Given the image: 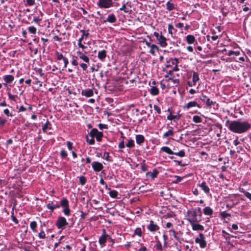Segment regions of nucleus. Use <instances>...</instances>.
Here are the masks:
<instances>
[{"label":"nucleus","mask_w":251,"mask_h":251,"mask_svg":"<svg viewBox=\"0 0 251 251\" xmlns=\"http://www.w3.org/2000/svg\"><path fill=\"white\" fill-rule=\"evenodd\" d=\"M197 186L200 187L206 194L210 193V189L205 181H203L201 183H198Z\"/></svg>","instance_id":"nucleus-15"},{"label":"nucleus","mask_w":251,"mask_h":251,"mask_svg":"<svg viewBox=\"0 0 251 251\" xmlns=\"http://www.w3.org/2000/svg\"><path fill=\"white\" fill-rule=\"evenodd\" d=\"M37 227V224L36 221H32L30 223V227L31 228L32 231L34 233H36L37 232L36 230V228Z\"/></svg>","instance_id":"nucleus-38"},{"label":"nucleus","mask_w":251,"mask_h":251,"mask_svg":"<svg viewBox=\"0 0 251 251\" xmlns=\"http://www.w3.org/2000/svg\"><path fill=\"white\" fill-rule=\"evenodd\" d=\"M150 93L152 96H156L159 94V90L156 86H152L150 90Z\"/></svg>","instance_id":"nucleus-32"},{"label":"nucleus","mask_w":251,"mask_h":251,"mask_svg":"<svg viewBox=\"0 0 251 251\" xmlns=\"http://www.w3.org/2000/svg\"><path fill=\"white\" fill-rule=\"evenodd\" d=\"M121 137L123 138V140L122 141H121L119 143L118 147L120 149H124L125 147V142H124V137L123 136V133H122V137Z\"/></svg>","instance_id":"nucleus-53"},{"label":"nucleus","mask_w":251,"mask_h":251,"mask_svg":"<svg viewBox=\"0 0 251 251\" xmlns=\"http://www.w3.org/2000/svg\"><path fill=\"white\" fill-rule=\"evenodd\" d=\"M108 239H111L110 235L106 234V230L105 229H102V234L100 237L99 239V243L101 246V247H103L105 245L106 241Z\"/></svg>","instance_id":"nucleus-8"},{"label":"nucleus","mask_w":251,"mask_h":251,"mask_svg":"<svg viewBox=\"0 0 251 251\" xmlns=\"http://www.w3.org/2000/svg\"><path fill=\"white\" fill-rule=\"evenodd\" d=\"M27 29L28 31L31 34H35L36 33V28L33 26H29L27 28Z\"/></svg>","instance_id":"nucleus-52"},{"label":"nucleus","mask_w":251,"mask_h":251,"mask_svg":"<svg viewBox=\"0 0 251 251\" xmlns=\"http://www.w3.org/2000/svg\"><path fill=\"white\" fill-rule=\"evenodd\" d=\"M239 191L244 194V195L251 201V193L246 191L244 188H240Z\"/></svg>","instance_id":"nucleus-37"},{"label":"nucleus","mask_w":251,"mask_h":251,"mask_svg":"<svg viewBox=\"0 0 251 251\" xmlns=\"http://www.w3.org/2000/svg\"><path fill=\"white\" fill-rule=\"evenodd\" d=\"M91 134L95 137L96 140L98 142H100L101 141L102 137L103 136V133L102 132L99 131L96 128H93L91 130Z\"/></svg>","instance_id":"nucleus-12"},{"label":"nucleus","mask_w":251,"mask_h":251,"mask_svg":"<svg viewBox=\"0 0 251 251\" xmlns=\"http://www.w3.org/2000/svg\"><path fill=\"white\" fill-rule=\"evenodd\" d=\"M186 41L189 44H192L194 43L195 42H196V44H197V42L195 37L193 35H188L186 37Z\"/></svg>","instance_id":"nucleus-27"},{"label":"nucleus","mask_w":251,"mask_h":251,"mask_svg":"<svg viewBox=\"0 0 251 251\" xmlns=\"http://www.w3.org/2000/svg\"><path fill=\"white\" fill-rule=\"evenodd\" d=\"M79 183L81 185H84L86 183V178L83 176L79 177Z\"/></svg>","instance_id":"nucleus-49"},{"label":"nucleus","mask_w":251,"mask_h":251,"mask_svg":"<svg viewBox=\"0 0 251 251\" xmlns=\"http://www.w3.org/2000/svg\"><path fill=\"white\" fill-rule=\"evenodd\" d=\"M55 56L57 60L59 61V60H61L62 59L63 60L64 64V68H66L67 65L69 64V61H68V58L64 57L63 56V55L61 52H59L57 51H55Z\"/></svg>","instance_id":"nucleus-10"},{"label":"nucleus","mask_w":251,"mask_h":251,"mask_svg":"<svg viewBox=\"0 0 251 251\" xmlns=\"http://www.w3.org/2000/svg\"><path fill=\"white\" fill-rule=\"evenodd\" d=\"M47 129H52L51 124L49 121H47L46 123L43 126L42 130L45 133L51 134V132L47 133Z\"/></svg>","instance_id":"nucleus-22"},{"label":"nucleus","mask_w":251,"mask_h":251,"mask_svg":"<svg viewBox=\"0 0 251 251\" xmlns=\"http://www.w3.org/2000/svg\"><path fill=\"white\" fill-rule=\"evenodd\" d=\"M26 4L29 6H32L35 4V0H26Z\"/></svg>","instance_id":"nucleus-60"},{"label":"nucleus","mask_w":251,"mask_h":251,"mask_svg":"<svg viewBox=\"0 0 251 251\" xmlns=\"http://www.w3.org/2000/svg\"><path fill=\"white\" fill-rule=\"evenodd\" d=\"M60 156L62 158H65L67 157L68 154L66 151L64 150H61L60 152Z\"/></svg>","instance_id":"nucleus-54"},{"label":"nucleus","mask_w":251,"mask_h":251,"mask_svg":"<svg viewBox=\"0 0 251 251\" xmlns=\"http://www.w3.org/2000/svg\"><path fill=\"white\" fill-rule=\"evenodd\" d=\"M33 21L38 25H40V22L41 21V17L40 16L34 17Z\"/></svg>","instance_id":"nucleus-55"},{"label":"nucleus","mask_w":251,"mask_h":251,"mask_svg":"<svg viewBox=\"0 0 251 251\" xmlns=\"http://www.w3.org/2000/svg\"><path fill=\"white\" fill-rule=\"evenodd\" d=\"M220 215L223 219H225V218H227L228 217H230L231 216V214H230L226 213V211L221 212L220 213Z\"/></svg>","instance_id":"nucleus-51"},{"label":"nucleus","mask_w":251,"mask_h":251,"mask_svg":"<svg viewBox=\"0 0 251 251\" xmlns=\"http://www.w3.org/2000/svg\"><path fill=\"white\" fill-rule=\"evenodd\" d=\"M128 2L124 0L122 2V6L119 8L120 11H123L125 13L131 14L132 12V10L129 9L127 6L128 5Z\"/></svg>","instance_id":"nucleus-16"},{"label":"nucleus","mask_w":251,"mask_h":251,"mask_svg":"<svg viewBox=\"0 0 251 251\" xmlns=\"http://www.w3.org/2000/svg\"><path fill=\"white\" fill-rule=\"evenodd\" d=\"M169 232L170 233V235H172L177 241H178L179 243H181V239L180 238L177 236L178 233L176 232L174 229L172 228L169 231Z\"/></svg>","instance_id":"nucleus-31"},{"label":"nucleus","mask_w":251,"mask_h":251,"mask_svg":"<svg viewBox=\"0 0 251 251\" xmlns=\"http://www.w3.org/2000/svg\"><path fill=\"white\" fill-rule=\"evenodd\" d=\"M107 55V52L105 50H100L98 53V57L101 61H103L106 58Z\"/></svg>","instance_id":"nucleus-25"},{"label":"nucleus","mask_w":251,"mask_h":251,"mask_svg":"<svg viewBox=\"0 0 251 251\" xmlns=\"http://www.w3.org/2000/svg\"><path fill=\"white\" fill-rule=\"evenodd\" d=\"M67 146L68 149L70 151H71L73 150V143L71 141L67 142Z\"/></svg>","instance_id":"nucleus-63"},{"label":"nucleus","mask_w":251,"mask_h":251,"mask_svg":"<svg viewBox=\"0 0 251 251\" xmlns=\"http://www.w3.org/2000/svg\"><path fill=\"white\" fill-rule=\"evenodd\" d=\"M43 225L40 226V232L39 233L38 236L40 239H44L46 238V234L43 229Z\"/></svg>","instance_id":"nucleus-41"},{"label":"nucleus","mask_w":251,"mask_h":251,"mask_svg":"<svg viewBox=\"0 0 251 251\" xmlns=\"http://www.w3.org/2000/svg\"><path fill=\"white\" fill-rule=\"evenodd\" d=\"M89 30L85 31L84 29L81 30L80 32L82 33V35L79 38L78 41H82L84 38L87 39L89 35Z\"/></svg>","instance_id":"nucleus-28"},{"label":"nucleus","mask_w":251,"mask_h":251,"mask_svg":"<svg viewBox=\"0 0 251 251\" xmlns=\"http://www.w3.org/2000/svg\"><path fill=\"white\" fill-rule=\"evenodd\" d=\"M166 8L168 11H172L175 9V5L174 3L170 1H168L166 3Z\"/></svg>","instance_id":"nucleus-42"},{"label":"nucleus","mask_w":251,"mask_h":251,"mask_svg":"<svg viewBox=\"0 0 251 251\" xmlns=\"http://www.w3.org/2000/svg\"><path fill=\"white\" fill-rule=\"evenodd\" d=\"M82 41H78V46L79 48L82 49L83 50H85L84 49H87V47L84 46L82 43Z\"/></svg>","instance_id":"nucleus-61"},{"label":"nucleus","mask_w":251,"mask_h":251,"mask_svg":"<svg viewBox=\"0 0 251 251\" xmlns=\"http://www.w3.org/2000/svg\"><path fill=\"white\" fill-rule=\"evenodd\" d=\"M195 242L196 244H199L201 248L204 249L206 247L207 243L203 233H200L199 236L195 239Z\"/></svg>","instance_id":"nucleus-7"},{"label":"nucleus","mask_w":251,"mask_h":251,"mask_svg":"<svg viewBox=\"0 0 251 251\" xmlns=\"http://www.w3.org/2000/svg\"><path fill=\"white\" fill-rule=\"evenodd\" d=\"M8 96L9 99L16 101V98H17V95H12L10 92L8 93Z\"/></svg>","instance_id":"nucleus-59"},{"label":"nucleus","mask_w":251,"mask_h":251,"mask_svg":"<svg viewBox=\"0 0 251 251\" xmlns=\"http://www.w3.org/2000/svg\"><path fill=\"white\" fill-rule=\"evenodd\" d=\"M68 224L69 223L67 221L66 219L63 216H59L55 223V226L57 228L61 230L64 229Z\"/></svg>","instance_id":"nucleus-6"},{"label":"nucleus","mask_w":251,"mask_h":251,"mask_svg":"<svg viewBox=\"0 0 251 251\" xmlns=\"http://www.w3.org/2000/svg\"><path fill=\"white\" fill-rule=\"evenodd\" d=\"M11 219L12 221L14 222L15 224H17L19 223V221L18 219L16 218V217L14 215V213H12L11 215Z\"/></svg>","instance_id":"nucleus-64"},{"label":"nucleus","mask_w":251,"mask_h":251,"mask_svg":"<svg viewBox=\"0 0 251 251\" xmlns=\"http://www.w3.org/2000/svg\"><path fill=\"white\" fill-rule=\"evenodd\" d=\"M200 78L199 74L197 72H194L192 75V81L196 84L197 82H198Z\"/></svg>","instance_id":"nucleus-40"},{"label":"nucleus","mask_w":251,"mask_h":251,"mask_svg":"<svg viewBox=\"0 0 251 251\" xmlns=\"http://www.w3.org/2000/svg\"><path fill=\"white\" fill-rule=\"evenodd\" d=\"M168 111L170 113V114L167 116V119L169 120L172 121L176 119L178 120L181 117V115L180 114L176 115H172V110L170 109V108H168Z\"/></svg>","instance_id":"nucleus-24"},{"label":"nucleus","mask_w":251,"mask_h":251,"mask_svg":"<svg viewBox=\"0 0 251 251\" xmlns=\"http://www.w3.org/2000/svg\"><path fill=\"white\" fill-rule=\"evenodd\" d=\"M168 63H171V64L167 65V67H169L172 65H175L176 66V65H178V59L177 58H170L169 60L168 61Z\"/></svg>","instance_id":"nucleus-34"},{"label":"nucleus","mask_w":251,"mask_h":251,"mask_svg":"<svg viewBox=\"0 0 251 251\" xmlns=\"http://www.w3.org/2000/svg\"><path fill=\"white\" fill-rule=\"evenodd\" d=\"M126 146L129 148H133L135 147L134 141L132 139L128 140V142L126 144Z\"/></svg>","instance_id":"nucleus-46"},{"label":"nucleus","mask_w":251,"mask_h":251,"mask_svg":"<svg viewBox=\"0 0 251 251\" xmlns=\"http://www.w3.org/2000/svg\"><path fill=\"white\" fill-rule=\"evenodd\" d=\"M174 132L173 130V128L170 126V129L168 130V131L164 133V134L163 135V137L167 138L169 136H173L174 135Z\"/></svg>","instance_id":"nucleus-33"},{"label":"nucleus","mask_w":251,"mask_h":251,"mask_svg":"<svg viewBox=\"0 0 251 251\" xmlns=\"http://www.w3.org/2000/svg\"><path fill=\"white\" fill-rule=\"evenodd\" d=\"M154 247L155 249V250L156 251H163V246L162 245L161 242L159 240H157L156 241V244L154 245Z\"/></svg>","instance_id":"nucleus-36"},{"label":"nucleus","mask_w":251,"mask_h":251,"mask_svg":"<svg viewBox=\"0 0 251 251\" xmlns=\"http://www.w3.org/2000/svg\"><path fill=\"white\" fill-rule=\"evenodd\" d=\"M173 31L175 32H176V30L174 27L172 25L169 24L168 25V33L171 34V37H173Z\"/></svg>","instance_id":"nucleus-43"},{"label":"nucleus","mask_w":251,"mask_h":251,"mask_svg":"<svg viewBox=\"0 0 251 251\" xmlns=\"http://www.w3.org/2000/svg\"><path fill=\"white\" fill-rule=\"evenodd\" d=\"M88 53V52L86 50H82V51L78 50L76 52L77 58L81 59L85 63H87L88 64H89V58L86 55Z\"/></svg>","instance_id":"nucleus-9"},{"label":"nucleus","mask_w":251,"mask_h":251,"mask_svg":"<svg viewBox=\"0 0 251 251\" xmlns=\"http://www.w3.org/2000/svg\"><path fill=\"white\" fill-rule=\"evenodd\" d=\"M98 126L100 129L108 128V126L107 125L103 124H99L98 125Z\"/></svg>","instance_id":"nucleus-62"},{"label":"nucleus","mask_w":251,"mask_h":251,"mask_svg":"<svg viewBox=\"0 0 251 251\" xmlns=\"http://www.w3.org/2000/svg\"><path fill=\"white\" fill-rule=\"evenodd\" d=\"M3 79L5 82L3 84L7 86V84L11 83L14 80V77L12 75H5L3 76Z\"/></svg>","instance_id":"nucleus-20"},{"label":"nucleus","mask_w":251,"mask_h":251,"mask_svg":"<svg viewBox=\"0 0 251 251\" xmlns=\"http://www.w3.org/2000/svg\"><path fill=\"white\" fill-rule=\"evenodd\" d=\"M162 237L164 240L163 247L165 248L167 247V240L168 239V237L166 234H163Z\"/></svg>","instance_id":"nucleus-58"},{"label":"nucleus","mask_w":251,"mask_h":251,"mask_svg":"<svg viewBox=\"0 0 251 251\" xmlns=\"http://www.w3.org/2000/svg\"><path fill=\"white\" fill-rule=\"evenodd\" d=\"M203 213L205 215L211 216L213 213V209L209 206L205 207L203 209Z\"/></svg>","instance_id":"nucleus-29"},{"label":"nucleus","mask_w":251,"mask_h":251,"mask_svg":"<svg viewBox=\"0 0 251 251\" xmlns=\"http://www.w3.org/2000/svg\"><path fill=\"white\" fill-rule=\"evenodd\" d=\"M135 140L136 143L140 145L145 142V138L143 135L137 134L135 136Z\"/></svg>","instance_id":"nucleus-26"},{"label":"nucleus","mask_w":251,"mask_h":251,"mask_svg":"<svg viewBox=\"0 0 251 251\" xmlns=\"http://www.w3.org/2000/svg\"><path fill=\"white\" fill-rule=\"evenodd\" d=\"M153 35L155 37L158 44L162 48H165L167 46V38L163 35L162 32L155 31L153 33Z\"/></svg>","instance_id":"nucleus-3"},{"label":"nucleus","mask_w":251,"mask_h":251,"mask_svg":"<svg viewBox=\"0 0 251 251\" xmlns=\"http://www.w3.org/2000/svg\"><path fill=\"white\" fill-rule=\"evenodd\" d=\"M188 218L187 220L190 224H192L195 222H200L201 221V217H198V214L196 210L187 211Z\"/></svg>","instance_id":"nucleus-4"},{"label":"nucleus","mask_w":251,"mask_h":251,"mask_svg":"<svg viewBox=\"0 0 251 251\" xmlns=\"http://www.w3.org/2000/svg\"><path fill=\"white\" fill-rule=\"evenodd\" d=\"M199 222H195L192 224H190L192 226L193 230H201L202 231L204 229V226L199 224Z\"/></svg>","instance_id":"nucleus-21"},{"label":"nucleus","mask_w":251,"mask_h":251,"mask_svg":"<svg viewBox=\"0 0 251 251\" xmlns=\"http://www.w3.org/2000/svg\"><path fill=\"white\" fill-rule=\"evenodd\" d=\"M35 71H36V72L39 74V75L42 77V76H43L44 75V73H43V71H42V69L41 68H35Z\"/></svg>","instance_id":"nucleus-56"},{"label":"nucleus","mask_w":251,"mask_h":251,"mask_svg":"<svg viewBox=\"0 0 251 251\" xmlns=\"http://www.w3.org/2000/svg\"><path fill=\"white\" fill-rule=\"evenodd\" d=\"M109 194L111 198H116L118 196V193L116 190H110Z\"/></svg>","instance_id":"nucleus-45"},{"label":"nucleus","mask_w":251,"mask_h":251,"mask_svg":"<svg viewBox=\"0 0 251 251\" xmlns=\"http://www.w3.org/2000/svg\"><path fill=\"white\" fill-rule=\"evenodd\" d=\"M81 95L85 96L86 97H92L94 95L93 90L91 89L82 90L81 91Z\"/></svg>","instance_id":"nucleus-23"},{"label":"nucleus","mask_w":251,"mask_h":251,"mask_svg":"<svg viewBox=\"0 0 251 251\" xmlns=\"http://www.w3.org/2000/svg\"><path fill=\"white\" fill-rule=\"evenodd\" d=\"M91 134V131L89 133V136L90 138H89V136H87L86 137V142L89 144V145H94L95 141L94 140V136H92Z\"/></svg>","instance_id":"nucleus-35"},{"label":"nucleus","mask_w":251,"mask_h":251,"mask_svg":"<svg viewBox=\"0 0 251 251\" xmlns=\"http://www.w3.org/2000/svg\"><path fill=\"white\" fill-rule=\"evenodd\" d=\"M117 18L114 15V14L112 13L108 15L107 18L103 20V23H105L106 22L113 24L116 22Z\"/></svg>","instance_id":"nucleus-18"},{"label":"nucleus","mask_w":251,"mask_h":251,"mask_svg":"<svg viewBox=\"0 0 251 251\" xmlns=\"http://www.w3.org/2000/svg\"><path fill=\"white\" fill-rule=\"evenodd\" d=\"M169 157L171 159H173L174 161L175 162H176L177 163L178 165H179L180 167H184L187 165V163H182L181 160L179 161V160H175L174 159H175L176 157L174 156H169Z\"/></svg>","instance_id":"nucleus-39"},{"label":"nucleus","mask_w":251,"mask_h":251,"mask_svg":"<svg viewBox=\"0 0 251 251\" xmlns=\"http://www.w3.org/2000/svg\"><path fill=\"white\" fill-rule=\"evenodd\" d=\"M161 151L167 153L168 154L173 155L175 154L176 155L178 156L179 157H182L185 156V152L183 150H180V151L176 152L174 151H172L169 147L167 146H163L161 148Z\"/></svg>","instance_id":"nucleus-5"},{"label":"nucleus","mask_w":251,"mask_h":251,"mask_svg":"<svg viewBox=\"0 0 251 251\" xmlns=\"http://www.w3.org/2000/svg\"><path fill=\"white\" fill-rule=\"evenodd\" d=\"M159 226L153 221L150 220L147 229L151 232H155L159 229Z\"/></svg>","instance_id":"nucleus-11"},{"label":"nucleus","mask_w":251,"mask_h":251,"mask_svg":"<svg viewBox=\"0 0 251 251\" xmlns=\"http://www.w3.org/2000/svg\"><path fill=\"white\" fill-rule=\"evenodd\" d=\"M159 49V47L155 45L152 44L151 47H150V50L149 52L153 55H155V51H158Z\"/></svg>","instance_id":"nucleus-30"},{"label":"nucleus","mask_w":251,"mask_h":251,"mask_svg":"<svg viewBox=\"0 0 251 251\" xmlns=\"http://www.w3.org/2000/svg\"><path fill=\"white\" fill-rule=\"evenodd\" d=\"M3 113L8 117H13L14 115L12 112H10L8 108H6L3 110Z\"/></svg>","instance_id":"nucleus-50"},{"label":"nucleus","mask_w":251,"mask_h":251,"mask_svg":"<svg viewBox=\"0 0 251 251\" xmlns=\"http://www.w3.org/2000/svg\"><path fill=\"white\" fill-rule=\"evenodd\" d=\"M104 157H105V159L109 162H113V160L112 157L109 155V153L108 152H104Z\"/></svg>","instance_id":"nucleus-47"},{"label":"nucleus","mask_w":251,"mask_h":251,"mask_svg":"<svg viewBox=\"0 0 251 251\" xmlns=\"http://www.w3.org/2000/svg\"><path fill=\"white\" fill-rule=\"evenodd\" d=\"M142 232H143L141 228L137 227L134 231V235H137L138 236L141 237L142 235Z\"/></svg>","instance_id":"nucleus-44"},{"label":"nucleus","mask_w":251,"mask_h":251,"mask_svg":"<svg viewBox=\"0 0 251 251\" xmlns=\"http://www.w3.org/2000/svg\"><path fill=\"white\" fill-rule=\"evenodd\" d=\"M200 99L201 101L205 102L206 105L208 107H210L216 103V101H213L206 95H204L203 94L200 96Z\"/></svg>","instance_id":"nucleus-13"},{"label":"nucleus","mask_w":251,"mask_h":251,"mask_svg":"<svg viewBox=\"0 0 251 251\" xmlns=\"http://www.w3.org/2000/svg\"><path fill=\"white\" fill-rule=\"evenodd\" d=\"M158 174V171L156 169H154L152 172H147L146 176L147 177L151 178V180H152L157 177Z\"/></svg>","instance_id":"nucleus-19"},{"label":"nucleus","mask_w":251,"mask_h":251,"mask_svg":"<svg viewBox=\"0 0 251 251\" xmlns=\"http://www.w3.org/2000/svg\"><path fill=\"white\" fill-rule=\"evenodd\" d=\"M63 208L62 212L66 216H69L71 213V210L69 207V201L65 197H63L59 202L55 200H49L47 203L46 207L50 212L52 213L56 208H59L60 207Z\"/></svg>","instance_id":"nucleus-2"},{"label":"nucleus","mask_w":251,"mask_h":251,"mask_svg":"<svg viewBox=\"0 0 251 251\" xmlns=\"http://www.w3.org/2000/svg\"><path fill=\"white\" fill-rule=\"evenodd\" d=\"M226 125L227 126L230 131L237 134L245 133L251 128V124L246 121L234 120L229 121L227 120L226 122Z\"/></svg>","instance_id":"nucleus-1"},{"label":"nucleus","mask_w":251,"mask_h":251,"mask_svg":"<svg viewBox=\"0 0 251 251\" xmlns=\"http://www.w3.org/2000/svg\"><path fill=\"white\" fill-rule=\"evenodd\" d=\"M92 167L95 172H100L103 168L102 164L98 161H94L92 163Z\"/></svg>","instance_id":"nucleus-14"},{"label":"nucleus","mask_w":251,"mask_h":251,"mask_svg":"<svg viewBox=\"0 0 251 251\" xmlns=\"http://www.w3.org/2000/svg\"><path fill=\"white\" fill-rule=\"evenodd\" d=\"M193 107H198L199 108L201 107V106L195 101H189L188 103L183 106V108L187 109H189Z\"/></svg>","instance_id":"nucleus-17"},{"label":"nucleus","mask_w":251,"mask_h":251,"mask_svg":"<svg viewBox=\"0 0 251 251\" xmlns=\"http://www.w3.org/2000/svg\"><path fill=\"white\" fill-rule=\"evenodd\" d=\"M88 65L89 64L87 63H81L79 64L80 66L81 67V68L82 69V70L83 71L87 70L88 67Z\"/></svg>","instance_id":"nucleus-57"},{"label":"nucleus","mask_w":251,"mask_h":251,"mask_svg":"<svg viewBox=\"0 0 251 251\" xmlns=\"http://www.w3.org/2000/svg\"><path fill=\"white\" fill-rule=\"evenodd\" d=\"M193 121L195 123H200L201 122L202 119L199 116L195 115L193 117Z\"/></svg>","instance_id":"nucleus-48"}]
</instances>
